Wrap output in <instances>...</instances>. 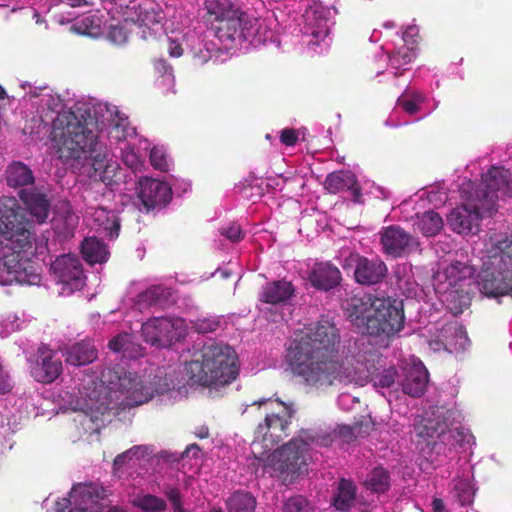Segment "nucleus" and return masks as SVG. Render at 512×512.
<instances>
[{"mask_svg":"<svg viewBox=\"0 0 512 512\" xmlns=\"http://www.w3.org/2000/svg\"><path fill=\"white\" fill-rule=\"evenodd\" d=\"M28 86L24 101L35 112L26 121L24 134L34 141L50 140L53 155L96 186L119 190L129 175L110 149L139 138L128 117L117 106L93 98L78 100L65 111L61 97L48 87Z\"/></svg>","mask_w":512,"mask_h":512,"instance_id":"obj_1","label":"nucleus"},{"mask_svg":"<svg viewBox=\"0 0 512 512\" xmlns=\"http://www.w3.org/2000/svg\"><path fill=\"white\" fill-rule=\"evenodd\" d=\"M239 358L235 349L226 343H210L185 361L181 378L175 370L139 375L123 364L102 370H85L78 379L76 405L90 415L93 422L110 421L118 410L143 405L155 395L179 400L186 384L219 388L229 385L239 374Z\"/></svg>","mask_w":512,"mask_h":512,"instance_id":"obj_2","label":"nucleus"},{"mask_svg":"<svg viewBox=\"0 0 512 512\" xmlns=\"http://www.w3.org/2000/svg\"><path fill=\"white\" fill-rule=\"evenodd\" d=\"M286 362L292 373L310 386L327 387L334 381L364 386L372 382L389 403L401 395V375L395 367L372 371L370 359L364 354L342 359L339 331L327 316L294 332Z\"/></svg>","mask_w":512,"mask_h":512,"instance_id":"obj_3","label":"nucleus"},{"mask_svg":"<svg viewBox=\"0 0 512 512\" xmlns=\"http://www.w3.org/2000/svg\"><path fill=\"white\" fill-rule=\"evenodd\" d=\"M205 7L217 22L212 31H206L205 25L183 7L165 5V33L171 57L179 58L187 52L195 65H204L243 44L279 46L278 36L265 19L241 11L232 0H205Z\"/></svg>","mask_w":512,"mask_h":512,"instance_id":"obj_4","label":"nucleus"},{"mask_svg":"<svg viewBox=\"0 0 512 512\" xmlns=\"http://www.w3.org/2000/svg\"><path fill=\"white\" fill-rule=\"evenodd\" d=\"M253 405L264 408L265 419L255 430L251 452L263 466L265 473L280 480L284 485H290L307 472L308 462L312 460V451L317 447L327 446L329 439L317 435L314 431L303 430L287 444L269 454L288 435V427L295 409L292 403L271 398L254 401L250 406ZM248 407L249 404L243 405L241 412L245 413Z\"/></svg>","mask_w":512,"mask_h":512,"instance_id":"obj_5","label":"nucleus"},{"mask_svg":"<svg viewBox=\"0 0 512 512\" xmlns=\"http://www.w3.org/2000/svg\"><path fill=\"white\" fill-rule=\"evenodd\" d=\"M48 252V239L36 238L33 223L14 197L0 198V284L40 285L33 259Z\"/></svg>","mask_w":512,"mask_h":512,"instance_id":"obj_6","label":"nucleus"},{"mask_svg":"<svg viewBox=\"0 0 512 512\" xmlns=\"http://www.w3.org/2000/svg\"><path fill=\"white\" fill-rule=\"evenodd\" d=\"M459 194L461 205L454 208L447 215L449 227L458 234L468 235L474 233L480 220L485 215H491L497 210L498 201L512 197V172L502 166L492 165L481 173L479 183L468 179L467 176L459 177L455 188L446 192H428L429 202L435 206L453 198L452 194Z\"/></svg>","mask_w":512,"mask_h":512,"instance_id":"obj_7","label":"nucleus"},{"mask_svg":"<svg viewBox=\"0 0 512 512\" xmlns=\"http://www.w3.org/2000/svg\"><path fill=\"white\" fill-rule=\"evenodd\" d=\"M473 250L483 266L477 279L479 290L488 297L512 296V234L491 231Z\"/></svg>","mask_w":512,"mask_h":512,"instance_id":"obj_8","label":"nucleus"},{"mask_svg":"<svg viewBox=\"0 0 512 512\" xmlns=\"http://www.w3.org/2000/svg\"><path fill=\"white\" fill-rule=\"evenodd\" d=\"M347 315L362 334L379 338L375 343H385L400 333L404 326L402 302L391 297L364 294L347 303Z\"/></svg>","mask_w":512,"mask_h":512,"instance_id":"obj_9","label":"nucleus"},{"mask_svg":"<svg viewBox=\"0 0 512 512\" xmlns=\"http://www.w3.org/2000/svg\"><path fill=\"white\" fill-rule=\"evenodd\" d=\"M105 3V9L113 17L118 16L123 20L112 25L108 31V39L116 45L128 41L132 26L143 40L155 39L164 30L166 14L162 6L153 0H105Z\"/></svg>","mask_w":512,"mask_h":512,"instance_id":"obj_10","label":"nucleus"},{"mask_svg":"<svg viewBox=\"0 0 512 512\" xmlns=\"http://www.w3.org/2000/svg\"><path fill=\"white\" fill-rule=\"evenodd\" d=\"M475 272L474 264L462 261H453L434 272V290L453 313H461L469 306V290L466 286L472 281Z\"/></svg>","mask_w":512,"mask_h":512,"instance_id":"obj_11","label":"nucleus"},{"mask_svg":"<svg viewBox=\"0 0 512 512\" xmlns=\"http://www.w3.org/2000/svg\"><path fill=\"white\" fill-rule=\"evenodd\" d=\"M55 512H125L111 505L107 490L102 486L89 484H76L72 487L68 497L55 503Z\"/></svg>","mask_w":512,"mask_h":512,"instance_id":"obj_12","label":"nucleus"},{"mask_svg":"<svg viewBox=\"0 0 512 512\" xmlns=\"http://www.w3.org/2000/svg\"><path fill=\"white\" fill-rule=\"evenodd\" d=\"M142 337L147 344L156 348L170 349L185 340L188 324L177 316L151 317L141 326Z\"/></svg>","mask_w":512,"mask_h":512,"instance_id":"obj_13","label":"nucleus"},{"mask_svg":"<svg viewBox=\"0 0 512 512\" xmlns=\"http://www.w3.org/2000/svg\"><path fill=\"white\" fill-rule=\"evenodd\" d=\"M419 30L416 26H408L401 35H396V41L386 42L381 49L388 55L390 71H378L376 77L385 76L387 80H395L416 57V43Z\"/></svg>","mask_w":512,"mask_h":512,"instance_id":"obj_14","label":"nucleus"},{"mask_svg":"<svg viewBox=\"0 0 512 512\" xmlns=\"http://www.w3.org/2000/svg\"><path fill=\"white\" fill-rule=\"evenodd\" d=\"M472 435L460 429L442 430L437 434V440L431 443L426 457L433 469H437L454 460L457 455L467 450L471 445ZM430 445V442H428Z\"/></svg>","mask_w":512,"mask_h":512,"instance_id":"obj_15","label":"nucleus"},{"mask_svg":"<svg viewBox=\"0 0 512 512\" xmlns=\"http://www.w3.org/2000/svg\"><path fill=\"white\" fill-rule=\"evenodd\" d=\"M150 142L147 139L137 138V140L132 141V143H126L124 146H120V157L122 162L125 164L127 168L131 170L128 172L127 169L123 168L126 173L129 175L126 179V182L120 186L119 190H113L106 188L104 184L101 186H96L94 181L91 180L90 188L85 189L84 198L98 200V194L101 193V197L104 199L106 197H110L113 192H123L126 189V185L128 181L132 180L133 174L136 171L141 170L144 166V157L140 153V150H149Z\"/></svg>","mask_w":512,"mask_h":512,"instance_id":"obj_16","label":"nucleus"},{"mask_svg":"<svg viewBox=\"0 0 512 512\" xmlns=\"http://www.w3.org/2000/svg\"><path fill=\"white\" fill-rule=\"evenodd\" d=\"M428 345L431 350L439 352L459 353L468 349L470 340L464 327L456 320L437 322L427 328Z\"/></svg>","mask_w":512,"mask_h":512,"instance_id":"obj_17","label":"nucleus"},{"mask_svg":"<svg viewBox=\"0 0 512 512\" xmlns=\"http://www.w3.org/2000/svg\"><path fill=\"white\" fill-rule=\"evenodd\" d=\"M50 271L59 286V295L70 296L83 288L86 276L80 259L75 254L58 256L50 265Z\"/></svg>","mask_w":512,"mask_h":512,"instance_id":"obj_18","label":"nucleus"},{"mask_svg":"<svg viewBox=\"0 0 512 512\" xmlns=\"http://www.w3.org/2000/svg\"><path fill=\"white\" fill-rule=\"evenodd\" d=\"M333 24L331 9L314 3L302 14L298 25L303 36L311 38L307 42L308 45H318L323 42L327 47L329 46V34Z\"/></svg>","mask_w":512,"mask_h":512,"instance_id":"obj_19","label":"nucleus"},{"mask_svg":"<svg viewBox=\"0 0 512 512\" xmlns=\"http://www.w3.org/2000/svg\"><path fill=\"white\" fill-rule=\"evenodd\" d=\"M174 184L153 177H141L135 187L139 210L160 211L167 207L173 197Z\"/></svg>","mask_w":512,"mask_h":512,"instance_id":"obj_20","label":"nucleus"},{"mask_svg":"<svg viewBox=\"0 0 512 512\" xmlns=\"http://www.w3.org/2000/svg\"><path fill=\"white\" fill-rule=\"evenodd\" d=\"M345 270H353L357 283L373 285L381 282L387 273L386 264L379 258H367L358 253H350L343 261Z\"/></svg>","mask_w":512,"mask_h":512,"instance_id":"obj_21","label":"nucleus"},{"mask_svg":"<svg viewBox=\"0 0 512 512\" xmlns=\"http://www.w3.org/2000/svg\"><path fill=\"white\" fill-rule=\"evenodd\" d=\"M62 371L63 364L58 351L41 344L37 349V359L30 365V374L34 380L50 384L60 377Z\"/></svg>","mask_w":512,"mask_h":512,"instance_id":"obj_22","label":"nucleus"},{"mask_svg":"<svg viewBox=\"0 0 512 512\" xmlns=\"http://www.w3.org/2000/svg\"><path fill=\"white\" fill-rule=\"evenodd\" d=\"M400 391L403 395L420 397L428 384V371L415 356L405 358L401 363Z\"/></svg>","mask_w":512,"mask_h":512,"instance_id":"obj_23","label":"nucleus"},{"mask_svg":"<svg viewBox=\"0 0 512 512\" xmlns=\"http://www.w3.org/2000/svg\"><path fill=\"white\" fill-rule=\"evenodd\" d=\"M383 252L392 257H403L419 250V240L398 225L385 227L381 231Z\"/></svg>","mask_w":512,"mask_h":512,"instance_id":"obj_24","label":"nucleus"},{"mask_svg":"<svg viewBox=\"0 0 512 512\" xmlns=\"http://www.w3.org/2000/svg\"><path fill=\"white\" fill-rule=\"evenodd\" d=\"M302 278L306 279L312 287L322 291H329L341 282V272L329 261L309 260L306 270H302Z\"/></svg>","mask_w":512,"mask_h":512,"instance_id":"obj_25","label":"nucleus"},{"mask_svg":"<svg viewBox=\"0 0 512 512\" xmlns=\"http://www.w3.org/2000/svg\"><path fill=\"white\" fill-rule=\"evenodd\" d=\"M87 225L103 236L115 239L118 237L120 224L115 212L106 206L88 207L85 212Z\"/></svg>","mask_w":512,"mask_h":512,"instance_id":"obj_26","label":"nucleus"},{"mask_svg":"<svg viewBox=\"0 0 512 512\" xmlns=\"http://www.w3.org/2000/svg\"><path fill=\"white\" fill-rule=\"evenodd\" d=\"M437 106L438 102L436 100L429 99L421 91L409 86L397 99V107L410 116L420 114L418 119L431 114Z\"/></svg>","mask_w":512,"mask_h":512,"instance_id":"obj_27","label":"nucleus"},{"mask_svg":"<svg viewBox=\"0 0 512 512\" xmlns=\"http://www.w3.org/2000/svg\"><path fill=\"white\" fill-rule=\"evenodd\" d=\"M19 198L37 223L42 224L48 219L51 203L46 193L39 188H22L19 191Z\"/></svg>","mask_w":512,"mask_h":512,"instance_id":"obj_28","label":"nucleus"},{"mask_svg":"<svg viewBox=\"0 0 512 512\" xmlns=\"http://www.w3.org/2000/svg\"><path fill=\"white\" fill-rule=\"evenodd\" d=\"M79 217L73 212L69 202H62L55 212L51 225L59 241L73 237L78 226Z\"/></svg>","mask_w":512,"mask_h":512,"instance_id":"obj_29","label":"nucleus"},{"mask_svg":"<svg viewBox=\"0 0 512 512\" xmlns=\"http://www.w3.org/2000/svg\"><path fill=\"white\" fill-rule=\"evenodd\" d=\"M293 284L287 280H277L266 283L259 292L261 304L279 306L286 304L294 295Z\"/></svg>","mask_w":512,"mask_h":512,"instance_id":"obj_30","label":"nucleus"},{"mask_svg":"<svg viewBox=\"0 0 512 512\" xmlns=\"http://www.w3.org/2000/svg\"><path fill=\"white\" fill-rule=\"evenodd\" d=\"M325 189L330 193L349 191L355 202L360 201L361 193L356 176L350 171H337L330 173L324 182Z\"/></svg>","mask_w":512,"mask_h":512,"instance_id":"obj_31","label":"nucleus"},{"mask_svg":"<svg viewBox=\"0 0 512 512\" xmlns=\"http://www.w3.org/2000/svg\"><path fill=\"white\" fill-rule=\"evenodd\" d=\"M333 505L342 512L349 511L354 506L362 505L361 499L357 496V488L352 481L342 478L338 482ZM359 508L363 511L365 510L364 508Z\"/></svg>","mask_w":512,"mask_h":512,"instance_id":"obj_32","label":"nucleus"},{"mask_svg":"<svg viewBox=\"0 0 512 512\" xmlns=\"http://www.w3.org/2000/svg\"><path fill=\"white\" fill-rule=\"evenodd\" d=\"M472 477L471 467L468 466L463 470L461 476L454 479L450 495L461 506H467L473 502L476 489L472 482Z\"/></svg>","mask_w":512,"mask_h":512,"instance_id":"obj_33","label":"nucleus"},{"mask_svg":"<svg viewBox=\"0 0 512 512\" xmlns=\"http://www.w3.org/2000/svg\"><path fill=\"white\" fill-rule=\"evenodd\" d=\"M66 362L74 366H82L96 359L97 351L89 339L77 342L63 352Z\"/></svg>","mask_w":512,"mask_h":512,"instance_id":"obj_34","label":"nucleus"},{"mask_svg":"<svg viewBox=\"0 0 512 512\" xmlns=\"http://www.w3.org/2000/svg\"><path fill=\"white\" fill-rule=\"evenodd\" d=\"M6 182L9 187L22 188L34 184L35 177L31 168L21 161H13L5 171Z\"/></svg>","mask_w":512,"mask_h":512,"instance_id":"obj_35","label":"nucleus"},{"mask_svg":"<svg viewBox=\"0 0 512 512\" xmlns=\"http://www.w3.org/2000/svg\"><path fill=\"white\" fill-rule=\"evenodd\" d=\"M171 295L170 289L163 285H152L140 292L134 301V308L143 311L151 306L162 305Z\"/></svg>","mask_w":512,"mask_h":512,"instance_id":"obj_36","label":"nucleus"},{"mask_svg":"<svg viewBox=\"0 0 512 512\" xmlns=\"http://www.w3.org/2000/svg\"><path fill=\"white\" fill-rule=\"evenodd\" d=\"M109 348L126 359H137L143 355V348L134 341L133 335L120 333L109 341Z\"/></svg>","mask_w":512,"mask_h":512,"instance_id":"obj_37","label":"nucleus"},{"mask_svg":"<svg viewBox=\"0 0 512 512\" xmlns=\"http://www.w3.org/2000/svg\"><path fill=\"white\" fill-rule=\"evenodd\" d=\"M81 252L86 262L91 265L105 263L110 256L107 245L96 237L85 238Z\"/></svg>","mask_w":512,"mask_h":512,"instance_id":"obj_38","label":"nucleus"},{"mask_svg":"<svg viewBox=\"0 0 512 512\" xmlns=\"http://www.w3.org/2000/svg\"><path fill=\"white\" fill-rule=\"evenodd\" d=\"M414 227L426 237L437 235L444 226L443 218L434 210L416 214Z\"/></svg>","mask_w":512,"mask_h":512,"instance_id":"obj_39","label":"nucleus"},{"mask_svg":"<svg viewBox=\"0 0 512 512\" xmlns=\"http://www.w3.org/2000/svg\"><path fill=\"white\" fill-rule=\"evenodd\" d=\"M71 29L81 35L98 37L102 33V18L97 13H88L77 18Z\"/></svg>","mask_w":512,"mask_h":512,"instance_id":"obj_40","label":"nucleus"},{"mask_svg":"<svg viewBox=\"0 0 512 512\" xmlns=\"http://www.w3.org/2000/svg\"><path fill=\"white\" fill-rule=\"evenodd\" d=\"M156 74V85L162 93L174 92L175 76L173 67L164 59H157L154 62Z\"/></svg>","mask_w":512,"mask_h":512,"instance_id":"obj_41","label":"nucleus"},{"mask_svg":"<svg viewBox=\"0 0 512 512\" xmlns=\"http://www.w3.org/2000/svg\"><path fill=\"white\" fill-rule=\"evenodd\" d=\"M364 486L372 493H385L390 488V474L383 467L374 468L366 477Z\"/></svg>","mask_w":512,"mask_h":512,"instance_id":"obj_42","label":"nucleus"},{"mask_svg":"<svg viewBox=\"0 0 512 512\" xmlns=\"http://www.w3.org/2000/svg\"><path fill=\"white\" fill-rule=\"evenodd\" d=\"M32 317L25 312L12 313L0 319V337L7 338L12 333L23 329L24 325L30 322Z\"/></svg>","mask_w":512,"mask_h":512,"instance_id":"obj_43","label":"nucleus"},{"mask_svg":"<svg viewBox=\"0 0 512 512\" xmlns=\"http://www.w3.org/2000/svg\"><path fill=\"white\" fill-rule=\"evenodd\" d=\"M131 503L144 512H162L167 508L166 501L149 493H139L133 497Z\"/></svg>","mask_w":512,"mask_h":512,"instance_id":"obj_44","label":"nucleus"},{"mask_svg":"<svg viewBox=\"0 0 512 512\" xmlns=\"http://www.w3.org/2000/svg\"><path fill=\"white\" fill-rule=\"evenodd\" d=\"M255 498L248 492H235L227 500L229 512H254Z\"/></svg>","mask_w":512,"mask_h":512,"instance_id":"obj_45","label":"nucleus"},{"mask_svg":"<svg viewBox=\"0 0 512 512\" xmlns=\"http://www.w3.org/2000/svg\"><path fill=\"white\" fill-rule=\"evenodd\" d=\"M149 149V159L153 168L162 172L170 171L173 166V161L166 147L164 145H154L151 148L149 147Z\"/></svg>","mask_w":512,"mask_h":512,"instance_id":"obj_46","label":"nucleus"},{"mask_svg":"<svg viewBox=\"0 0 512 512\" xmlns=\"http://www.w3.org/2000/svg\"><path fill=\"white\" fill-rule=\"evenodd\" d=\"M408 267L406 265H403L402 267L399 266L395 272L396 278H397V287L406 297L412 298L417 296L418 292V284L413 280L412 276H400L401 273L406 274L408 273Z\"/></svg>","mask_w":512,"mask_h":512,"instance_id":"obj_47","label":"nucleus"},{"mask_svg":"<svg viewBox=\"0 0 512 512\" xmlns=\"http://www.w3.org/2000/svg\"><path fill=\"white\" fill-rule=\"evenodd\" d=\"M192 326L198 333H211L219 328L220 319L216 316L198 318L197 320L192 322Z\"/></svg>","mask_w":512,"mask_h":512,"instance_id":"obj_48","label":"nucleus"},{"mask_svg":"<svg viewBox=\"0 0 512 512\" xmlns=\"http://www.w3.org/2000/svg\"><path fill=\"white\" fill-rule=\"evenodd\" d=\"M282 512H311V507L305 497L298 495L284 503Z\"/></svg>","mask_w":512,"mask_h":512,"instance_id":"obj_49","label":"nucleus"},{"mask_svg":"<svg viewBox=\"0 0 512 512\" xmlns=\"http://www.w3.org/2000/svg\"><path fill=\"white\" fill-rule=\"evenodd\" d=\"M220 233L231 242H239L244 237V232L237 223H230L221 228Z\"/></svg>","mask_w":512,"mask_h":512,"instance_id":"obj_50","label":"nucleus"},{"mask_svg":"<svg viewBox=\"0 0 512 512\" xmlns=\"http://www.w3.org/2000/svg\"><path fill=\"white\" fill-rule=\"evenodd\" d=\"M356 403H358L357 398L349 393H341L337 398V405L343 411L351 410Z\"/></svg>","mask_w":512,"mask_h":512,"instance_id":"obj_51","label":"nucleus"},{"mask_svg":"<svg viewBox=\"0 0 512 512\" xmlns=\"http://www.w3.org/2000/svg\"><path fill=\"white\" fill-rule=\"evenodd\" d=\"M298 140V134L294 129H283L280 132V142L285 146H293Z\"/></svg>","mask_w":512,"mask_h":512,"instance_id":"obj_52","label":"nucleus"},{"mask_svg":"<svg viewBox=\"0 0 512 512\" xmlns=\"http://www.w3.org/2000/svg\"><path fill=\"white\" fill-rule=\"evenodd\" d=\"M139 450H141V448H130L127 451L117 455V457L114 460V468L120 469L121 467H123L127 462L131 460L130 453L137 452Z\"/></svg>","mask_w":512,"mask_h":512,"instance_id":"obj_53","label":"nucleus"},{"mask_svg":"<svg viewBox=\"0 0 512 512\" xmlns=\"http://www.w3.org/2000/svg\"><path fill=\"white\" fill-rule=\"evenodd\" d=\"M164 494L169 499V501L171 502L172 506L178 505V504L182 503L181 493H180L178 488L166 487L164 489Z\"/></svg>","mask_w":512,"mask_h":512,"instance_id":"obj_54","label":"nucleus"},{"mask_svg":"<svg viewBox=\"0 0 512 512\" xmlns=\"http://www.w3.org/2000/svg\"><path fill=\"white\" fill-rule=\"evenodd\" d=\"M132 448H141V450H139L137 452L130 453L131 460L132 459L140 460V459L144 458L146 455H148L149 453H151L149 446H146V445H136V446H133Z\"/></svg>","mask_w":512,"mask_h":512,"instance_id":"obj_55","label":"nucleus"},{"mask_svg":"<svg viewBox=\"0 0 512 512\" xmlns=\"http://www.w3.org/2000/svg\"><path fill=\"white\" fill-rule=\"evenodd\" d=\"M417 433L420 437H424L427 439H433L434 435L436 433V430H434L432 427H428L425 425L424 427H418Z\"/></svg>","mask_w":512,"mask_h":512,"instance_id":"obj_56","label":"nucleus"},{"mask_svg":"<svg viewBox=\"0 0 512 512\" xmlns=\"http://www.w3.org/2000/svg\"><path fill=\"white\" fill-rule=\"evenodd\" d=\"M199 450L200 449L197 444H191V445L187 446V448L183 452V456L192 455L193 457H195L198 454Z\"/></svg>","mask_w":512,"mask_h":512,"instance_id":"obj_57","label":"nucleus"},{"mask_svg":"<svg viewBox=\"0 0 512 512\" xmlns=\"http://www.w3.org/2000/svg\"><path fill=\"white\" fill-rule=\"evenodd\" d=\"M199 450L200 449L197 444H191V445L187 446V448L183 452V456L192 455L193 457H195L198 454Z\"/></svg>","mask_w":512,"mask_h":512,"instance_id":"obj_58","label":"nucleus"},{"mask_svg":"<svg viewBox=\"0 0 512 512\" xmlns=\"http://www.w3.org/2000/svg\"><path fill=\"white\" fill-rule=\"evenodd\" d=\"M432 509L434 512H444V503L441 499L435 498L432 501Z\"/></svg>","mask_w":512,"mask_h":512,"instance_id":"obj_59","label":"nucleus"},{"mask_svg":"<svg viewBox=\"0 0 512 512\" xmlns=\"http://www.w3.org/2000/svg\"><path fill=\"white\" fill-rule=\"evenodd\" d=\"M376 191L378 192L377 197H381L382 199H387L390 196V192L384 187H376Z\"/></svg>","mask_w":512,"mask_h":512,"instance_id":"obj_60","label":"nucleus"},{"mask_svg":"<svg viewBox=\"0 0 512 512\" xmlns=\"http://www.w3.org/2000/svg\"><path fill=\"white\" fill-rule=\"evenodd\" d=\"M63 3H66L67 5L71 7H78L81 6L85 1L84 0H60Z\"/></svg>","mask_w":512,"mask_h":512,"instance_id":"obj_61","label":"nucleus"},{"mask_svg":"<svg viewBox=\"0 0 512 512\" xmlns=\"http://www.w3.org/2000/svg\"><path fill=\"white\" fill-rule=\"evenodd\" d=\"M196 435H197V437H199L201 439L207 438L209 435L208 428L207 427L199 428V430L196 432Z\"/></svg>","mask_w":512,"mask_h":512,"instance_id":"obj_62","label":"nucleus"},{"mask_svg":"<svg viewBox=\"0 0 512 512\" xmlns=\"http://www.w3.org/2000/svg\"><path fill=\"white\" fill-rule=\"evenodd\" d=\"M380 37H381V32L375 29L370 36V41L378 42Z\"/></svg>","mask_w":512,"mask_h":512,"instance_id":"obj_63","label":"nucleus"},{"mask_svg":"<svg viewBox=\"0 0 512 512\" xmlns=\"http://www.w3.org/2000/svg\"><path fill=\"white\" fill-rule=\"evenodd\" d=\"M174 512H188L182 505V503L178 505L172 506Z\"/></svg>","mask_w":512,"mask_h":512,"instance_id":"obj_64","label":"nucleus"}]
</instances>
